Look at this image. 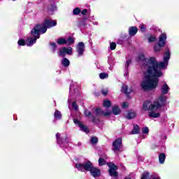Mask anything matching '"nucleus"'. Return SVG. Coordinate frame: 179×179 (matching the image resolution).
<instances>
[{"mask_svg": "<svg viewBox=\"0 0 179 179\" xmlns=\"http://www.w3.org/2000/svg\"><path fill=\"white\" fill-rule=\"evenodd\" d=\"M170 60V51L166 50L164 55V61L157 62L156 57L146 59L144 55H138L137 61L145 68L144 77L141 82V87L143 90H153L159 85V78L163 76L162 69H166Z\"/></svg>", "mask_w": 179, "mask_h": 179, "instance_id": "obj_1", "label": "nucleus"}, {"mask_svg": "<svg viewBox=\"0 0 179 179\" xmlns=\"http://www.w3.org/2000/svg\"><path fill=\"white\" fill-rule=\"evenodd\" d=\"M55 26H57V21L52 19L45 20L43 25L37 24L35 26L31 31V36L33 38H28L26 40L27 47H31L33 44H35L37 38H40V33L44 34L47 31V29H51V27Z\"/></svg>", "mask_w": 179, "mask_h": 179, "instance_id": "obj_2", "label": "nucleus"}, {"mask_svg": "<svg viewBox=\"0 0 179 179\" xmlns=\"http://www.w3.org/2000/svg\"><path fill=\"white\" fill-rule=\"evenodd\" d=\"M159 106L157 103L154 102L152 103L150 101H146L143 104V111H149V118H159L160 117V112H159Z\"/></svg>", "mask_w": 179, "mask_h": 179, "instance_id": "obj_3", "label": "nucleus"}, {"mask_svg": "<svg viewBox=\"0 0 179 179\" xmlns=\"http://www.w3.org/2000/svg\"><path fill=\"white\" fill-rule=\"evenodd\" d=\"M93 164L90 161H87L84 163L76 164V167L78 171H90L93 168Z\"/></svg>", "mask_w": 179, "mask_h": 179, "instance_id": "obj_4", "label": "nucleus"}, {"mask_svg": "<svg viewBox=\"0 0 179 179\" xmlns=\"http://www.w3.org/2000/svg\"><path fill=\"white\" fill-rule=\"evenodd\" d=\"M166 40H167V36L166 34H162L159 36V42L154 46L155 51H160L162 50V47H164L166 45Z\"/></svg>", "mask_w": 179, "mask_h": 179, "instance_id": "obj_5", "label": "nucleus"}, {"mask_svg": "<svg viewBox=\"0 0 179 179\" xmlns=\"http://www.w3.org/2000/svg\"><path fill=\"white\" fill-rule=\"evenodd\" d=\"M122 146V138H118L113 143V150L115 153H118L121 150Z\"/></svg>", "mask_w": 179, "mask_h": 179, "instance_id": "obj_6", "label": "nucleus"}, {"mask_svg": "<svg viewBox=\"0 0 179 179\" xmlns=\"http://www.w3.org/2000/svg\"><path fill=\"white\" fill-rule=\"evenodd\" d=\"M73 49L71 47L62 48L59 51V57H65V55H71Z\"/></svg>", "mask_w": 179, "mask_h": 179, "instance_id": "obj_7", "label": "nucleus"}, {"mask_svg": "<svg viewBox=\"0 0 179 179\" xmlns=\"http://www.w3.org/2000/svg\"><path fill=\"white\" fill-rule=\"evenodd\" d=\"M108 166L109 169V174L112 177H117L118 173H117V169H118L117 166H115L113 163L109 162L108 163Z\"/></svg>", "mask_w": 179, "mask_h": 179, "instance_id": "obj_8", "label": "nucleus"}, {"mask_svg": "<svg viewBox=\"0 0 179 179\" xmlns=\"http://www.w3.org/2000/svg\"><path fill=\"white\" fill-rule=\"evenodd\" d=\"M166 100H167V97L164 96V94H162L159 97L157 101H155L154 103H157L159 107V113H160V110L162 109V106H164V103H166Z\"/></svg>", "mask_w": 179, "mask_h": 179, "instance_id": "obj_9", "label": "nucleus"}, {"mask_svg": "<svg viewBox=\"0 0 179 179\" xmlns=\"http://www.w3.org/2000/svg\"><path fill=\"white\" fill-rule=\"evenodd\" d=\"M76 51L78 57L83 55V52H85V43H83V42L78 43L76 45Z\"/></svg>", "mask_w": 179, "mask_h": 179, "instance_id": "obj_10", "label": "nucleus"}, {"mask_svg": "<svg viewBox=\"0 0 179 179\" xmlns=\"http://www.w3.org/2000/svg\"><path fill=\"white\" fill-rule=\"evenodd\" d=\"M90 173L91 176L92 177H94V178H97V177H100V176L101 174V172L100 171V169H99L98 168L94 167V166H92V168L90 171Z\"/></svg>", "mask_w": 179, "mask_h": 179, "instance_id": "obj_11", "label": "nucleus"}, {"mask_svg": "<svg viewBox=\"0 0 179 179\" xmlns=\"http://www.w3.org/2000/svg\"><path fill=\"white\" fill-rule=\"evenodd\" d=\"M74 124L76 125H78L81 131H83L84 132H89V129H87V126H85L83 122H80L79 120L74 119L73 120Z\"/></svg>", "mask_w": 179, "mask_h": 179, "instance_id": "obj_12", "label": "nucleus"}, {"mask_svg": "<svg viewBox=\"0 0 179 179\" xmlns=\"http://www.w3.org/2000/svg\"><path fill=\"white\" fill-rule=\"evenodd\" d=\"M96 115H104V117H108V115H111V110H106L103 111L100 108H96L95 110Z\"/></svg>", "mask_w": 179, "mask_h": 179, "instance_id": "obj_13", "label": "nucleus"}, {"mask_svg": "<svg viewBox=\"0 0 179 179\" xmlns=\"http://www.w3.org/2000/svg\"><path fill=\"white\" fill-rule=\"evenodd\" d=\"M169 90H170V87L167 84L162 85L161 87L162 94H167V93H169Z\"/></svg>", "mask_w": 179, "mask_h": 179, "instance_id": "obj_14", "label": "nucleus"}, {"mask_svg": "<svg viewBox=\"0 0 179 179\" xmlns=\"http://www.w3.org/2000/svg\"><path fill=\"white\" fill-rule=\"evenodd\" d=\"M112 112L114 115H119V114H121V109H120L118 106H113L112 108Z\"/></svg>", "mask_w": 179, "mask_h": 179, "instance_id": "obj_15", "label": "nucleus"}, {"mask_svg": "<svg viewBox=\"0 0 179 179\" xmlns=\"http://www.w3.org/2000/svg\"><path fill=\"white\" fill-rule=\"evenodd\" d=\"M136 33H138V28L136 27H131L129 29V36H135V34H136Z\"/></svg>", "mask_w": 179, "mask_h": 179, "instance_id": "obj_16", "label": "nucleus"}, {"mask_svg": "<svg viewBox=\"0 0 179 179\" xmlns=\"http://www.w3.org/2000/svg\"><path fill=\"white\" fill-rule=\"evenodd\" d=\"M136 115V113H135V111L131 110L128 113V114L127 115V118L128 120H132V118H135Z\"/></svg>", "mask_w": 179, "mask_h": 179, "instance_id": "obj_17", "label": "nucleus"}, {"mask_svg": "<svg viewBox=\"0 0 179 179\" xmlns=\"http://www.w3.org/2000/svg\"><path fill=\"white\" fill-rule=\"evenodd\" d=\"M57 43L59 45H64L65 44L66 45V38H59V39H57Z\"/></svg>", "mask_w": 179, "mask_h": 179, "instance_id": "obj_18", "label": "nucleus"}, {"mask_svg": "<svg viewBox=\"0 0 179 179\" xmlns=\"http://www.w3.org/2000/svg\"><path fill=\"white\" fill-rule=\"evenodd\" d=\"M56 138H57V143L62 147V141L63 138H61V134H59V133L56 134Z\"/></svg>", "mask_w": 179, "mask_h": 179, "instance_id": "obj_19", "label": "nucleus"}, {"mask_svg": "<svg viewBox=\"0 0 179 179\" xmlns=\"http://www.w3.org/2000/svg\"><path fill=\"white\" fill-rule=\"evenodd\" d=\"M54 116L55 120H61L62 118V115L59 110H55Z\"/></svg>", "mask_w": 179, "mask_h": 179, "instance_id": "obj_20", "label": "nucleus"}, {"mask_svg": "<svg viewBox=\"0 0 179 179\" xmlns=\"http://www.w3.org/2000/svg\"><path fill=\"white\" fill-rule=\"evenodd\" d=\"M70 64H71V62H69V59H68L67 58H64L62 60V64L63 65V66L68 67V66Z\"/></svg>", "mask_w": 179, "mask_h": 179, "instance_id": "obj_21", "label": "nucleus"}, {"mask_svg": "<svg viewBox=\"0 0 179 179\" xmlns=\"http://www.w3.org/2000/svg\"><path fill=\"white\" fill-rule=\"evenodd\" d=\"M159 163L161 164H163V163H164V160H166V155H164L163 153L159 154Z\"/></svg>", "mask_w": 179, "mask_h": 179, "instance_id": "obj_22", "label": "nucleus"}, {"mask_svg": "<svg viewBox=\"0 0 179 179\" xmlns=\"http://www.w3.org/2000/svg\"><path fill=\"white\" fill-rule=\"evenodd\" d=\"M73 43H75V39L72 37L66 39V45H71V44H73Z\"/></svg>", "mask_w": 179, "mask_h": 179, "instance_id": "obj_23", "label": "nucleus"}, {"mask_svg": "<svg viewBox=\"0 0 179 179\" xmlns=\"http://www.w3.org/2000/svg\"><path fill=\"white\" fill-rule=\"evenodd\" d=\"M153 177L150 178V174L148 172H144L142 174L141 178V179H152Z\"/></svg>", "mask_w": 179, "mask_h": 179, "instance_id": "obj_24", "label": "nucleus"}, {"mask_svg": "<svg viewBox=\"0 0 179 179\" xmlns=\"http://www.w3.org/2000/svg\"><path fill=\"white\" fill-rule=\"evenodd\" d=\"M131 134H133L134 135L139 134V126L135 124L134 126L133 130L131 131Z\"/></svg>", "mask_w": 179, "mask_h": 179, "instance_id": "obj_25", "label": "nucleus"}, {"mask_svg": "<svg viewBox=\"0 0 179 179\" xmlns=\"http://www.w3.org/2000/svg\"><path fill=\"white\" fill-rule=\"evenodd\" d=\"M103 107H106L107 108H108L109 107H111V101L107 99L103 101Z\"/></svg>", "mask_w": 179, "mask_h": 179, "instance_id": "obj_26", "label": "nucleus"}, {"mask_svg": "<svg viewBox=\"0 0 179 179\" xmlns=\"http://www.w3.org/2000/svg\"><path fill=\"white\" fill-rule=\"evenodd\" d=\"M121 92H122V93H125V94H128V86L124 85L122 87V90H121Z\"/></svg>", "mask_w": 179, "mask_h": 179, "instance_id": "obj_27", "label": "nucleus"}, {"mask_svg": "<svg viewBox=\"0 0 179 179\" xmlns=\"http://www.w3.org/2000/svg\"><path fill=\"white\" fill-rule=\"evenodd\" d=\"M157 40V38H156V36H150L148 37L149 43H155V41H156Z\"/></svg>", "mask_w": 179, "mask_h": 179, "instance_id": "obj_28", "label": "nucleus"}, {"mask_svg": "<svg viewBox=\"0 0 179 179\" xmlns=\"http://www.w3.org/2000/svg\"><path fill=\"white\" fill-rule=\"evenodd\" d=\"M100 79H107L108 78V74L106 73H101L99 74Z\"/></svg>", "mask_w": 179, "mask_h": 179, "instance_id": "obj_29", "label": "nucleus"}, {"mask_svg": "<svg viewBox=\"0 0 179 179\" xmlns=\"http://www.w3.org/2000/svg\"><path fill=\"white\" fill-rule=\"evenodd\" d=\"M80 13V8H76L73 10V15H79Z\"/></svg>", "mask_w": 179, "mask_h": 179, "instance_id": "obj_30", "label": "nucleus"}, {"mask_svg": "<svg viewBox=\"0 0 179 179\" xmlns=\"http://www.w3.org/2000/svg\"><path fill=\"white\" fill-rule=\"evenodd\" d=\"M97 142H98L97 137L91 138V143H92V145H96V143H97Z\"/></svg>", "mask_w": 179, "mask_h": 179, "instance_id": "obj_31", "label": "nucleus"}, {"mask_svg": "<svg viewBox=\"0 0 179 179\" xmlns=\"http://www.w3.org/2000/svg\"><path fill=\"white\" fill-rule=\"evenodd\" d=\"M99 166H104V164H106V161L104 160V159L99 158Z\"/></svg>", "mask_w": 179, "mask_h": 179, "instance_id": "obj_32", "label": "nucleus"}, {"mask_svg": "<svg viewBox=\"0 0 179 179\" xmlns=\"http://www.w3.org/2000/svg\"><path fill=\"white\" fill-rule=\"evenodd\" d=\"M18 45H26V41H24L23 39H20L17 41Z\"/></svg>", "mask_w": 179, "mask_h": 179, "instance_id": "obj_33", "label": "nucleus"}, {"mask_svg": "<svg viewBox=\"0 0 179 179\" xmlns=\"http://www.w3.org/2000/svg\"><path fill=\"white\" fill-rule=\"evenodd\" d=\"M129 104H128V102H124L122 104V108H123L124 110L128 108L129 107Z\"/></svg>", "mask_w": 179, "mask_h": 179, "instance_id": "obj_34", "label": "nucleus"}, {"mask_svg": "<svg viewBox=\"0 0 179 179\" xmlns=\"http://www.w3.org/2000/svg\"><path fill=\"white\" fill-rule=\"evenodd\" d=\"M143 134H149V128L148 127H143L142 129Z\"/></svg>", "mask_w": 179, "mask_h": 179, "instance_id": "obj_35", "label": "nucleus"}, {"mask_svg": "<svg viewBox=\"0 0 179 179\" xmlns=\"http://www.w3.org/2000/svg\"><path fill=\"white\" fill-rule=\"evenodd\" d=\"M116 47H117V44H115V43H111L110 45V48L112 50L116 48Z\"/></svg>", "mask_w": 179, "mask_h": 179, "instance_id": "obj_36", "label": "nucleus"}, {"mask_svg": "<svg viewBox=\"0 0 179 179\" xmlns=\"http://www.w3.org/2000/svg\"><path fill=\"white\" fill-rule=\"evenodd\" d=\"M85 114L86 117H91L92 116V113L87 110H85Z\"/></svg>", "mask_w": 179, "mask_h": 179, "instance_id": "obj_37", "label": "nucleus"}, {"mask_svg": "<svg viewBox=\"0 0 179 179\" xmlns=\"http://www.w3.org/2000/svg\"><path fill=\"white\" fill-rule=\"evenodd\" d=\"M140 29L141 31L145 32L146 31V29L145 28V24H141L140 25Z\"/></svg>", "mask_w": 179, "mask_h": 179, "instance_id": "obj_38", "label": "nucleus"}, {"mask_svg": "<svg viewBox=\"0 0 179 179\" xmlns=\"http://www.w3.org/2000/svg\"><path fill=\"white\" fill-rule=\"evenodd\" d=\"M50 45L52 48L53 49V51H55V49L57 48V44L55 43H51Z\"/></svg>", "mask_w": 179, "mask_h": 179, "instance_id": "obj_39", "label": "nucleus"}, {"mask_svg": "<svg viewBox=\"0 0 179 179\" xmlns=\"http://www.w3.org/2000/svg\"><path fill=\"white\" fill-rule=\"evenodd\" d=\"M102 94H103V96H106V94H108V89H103L102 90Z\"/></svg>", "mask_w": 179, "mask_h": 179, "instance_id": "obj_40", "label": "nucleus"}, {"mask_svg": "<svg viewBox=\"0 0 179 179\" xmlns=\"http://www.w3.org/2000/svg\"><path fill=\"white\" fill-rule=\"evenodd\" d=\"M73 108H74L76 110H78V104L74 101L72 103Z\"/></svg>", "mask_w": 179, "mask_h": 179, "instance_id": "obj_41", "label": "nucleus"}, {"mask_svg": "<svg viewBox=\"0 0 179 179\" xmlns=\"http://www.w3.org/2000/svg\"><path fill=\"white\" fill-rule=\"evenodd\" d=\"M82 15H86V13H87V9H84L81 11Z\"/></svg>", "mask_w": 179, "mask_h": 179, "instance_id": "obj_42", "label": "nucleus"}, {"mask_svg": "<svg viewBox=\"0 0 179 179\" xmlns=\"http://www.w3.org/2000/svg\"><path fill=\"white\" fill-rule=\"evenodd\" d=\"M129 64H131V60H127L126 62V68H128V66H129Z\"/></svg>", "mask_w": 179, "mask_h": 179, "instance_id": "obj_43", "label": "nucleus"}, {"mask_svg": "<svg viewBox=\"0 0 179 179\" xmlns=\"http://www.w3.org/2000/svg\"><path fill=\"white\" fill-rule=\"evenodd\" d=\"M151 179H160V177L159 176H152Z\"/></svg>", "mask_w": 179, "mask_h": 179, "instance_id": "obj_44", "label": "nucleus"}, {"mask_svg": "<svg viewBox=\"0 0 179 179\" xmlns=\"http://www.w3.org/2000/svg\"><path fill=\"white\" fill-rule=\"evenodd\" d=\"M92 118V122H96V118L93 117V116H91Z\"/></svg>", "mask_w": 179, "mask_h": 179, "instance_id": "obj_45", "label": "nucleus"}, {"mask_svg": "<svg viewBox=\"0 0 179 179\" xmlns=\"http://www.w3.org/2000/svg\"><path fill=\"white\" fill-rule=\"evenodd\" d=\"M94 24H99L97 22H94Z\"/></svg>", "mask_w": 179, "mask_h": 179, "instance_id": "obj_46", "label": "nucleus"}, {"mask_svg": "<svg viewBox=\"0 0 179 179\" xmlns=\"http://www.w3.org/2000/svg\"><path fill=\"white\" fill-rule=\"evenodd\" d=\"M72 87H70V90H71Z\"/></svg>", "mask_w": 179, "mask_h": 179, "instance_id": "obj_47", "label": "nucleus"}, {"mask_svg": "<svg viewBox=\"0 0 179 179\" xmlns=\"http://www.w3.org/2000/svg\"><path fill=\"white\" fill-rule=\"evenodd\" d=\"M13 1H15V0H13Z\"/></svg>", "mask_w": 179, "mask_h": 179, "instance_id": "obj_48", "label": "nucleus"}]
</instances>
